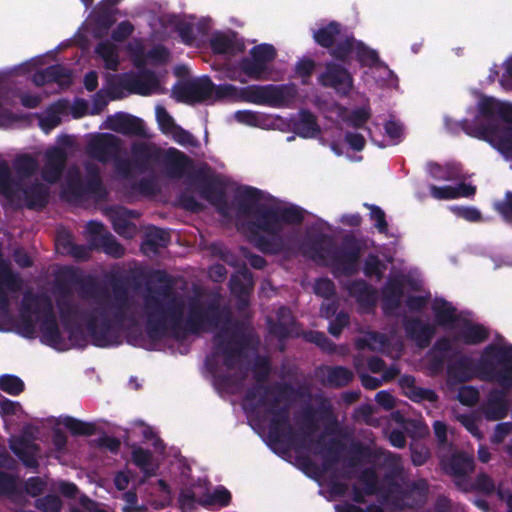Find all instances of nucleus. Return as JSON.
Returning <instances> with one entry per match:
<instances>
[{"label":"nucleus","instance_id":"nucleus-1","mask_svg":"<svg viewBox=\"0 0 512 512\" xmlns=\"http://www.w3.org/2000/svg\"><path fill=\"white\" fill-rule=\"evenodd\" d=\"M171 96H298L297 86L281 85H249L237 91L232 84L216 87L207 75L177 81Z\"/></svg>","mask_w":512,"mask_h":512},{"label":"nucleus","instance_id":"nucleus-2","mask_svg":"<svg viewBox=\"0 0 512 512\" xmlns=\"http://www.w3.org/2000/svg\"><path fill=\"white\" fill-rule=\"evenodd\" d=\"M352 54H354L356 61L362 67H376L387 70L389 86L397 88V76L380 60L378 52L367 46L364 42L357 40L353 34H345V37L340 39L333 51H330V56L334 60L346 64L351 62Z\"/></svg>","mask_w":512,"mask_h":512},{"label":"nucleus","instance_id":"nucleus-3","mask_svg":"<svg viewBox=\"0 0 512 512\" xmlns=\"http://www.w3.org/2000/svg\"><path fill=\"white\" fill-rule=\"evenodd\" d=\"M300 218L301 212L297 208H277L263 213L257 224L242 229L249 237L258 242V234H260V237H263L262 234L274 235L284 224L296 222Z\"/></svg>","mask_w":512,"mask_h":512},{"label":"nucleus","instance_id":"nucleus-4","mask_svg":"<svg viewBox=\"0 0 512 512\" xmlns=\"http://www.w3.org/2000/svg\"><path fill=\"white\" fill-rule=\"evenodd\" d=\"M433 310L441 324L453 322L454 327L459 330L460 336L465 343L473 344L485 338L486 332L484 328L456 316L453 307L444 300L436 299L433 304Z\"/></svg>","mask_w":512,"mask_h":512},{"label":"nucleus","instance_id":"nucleus-5","mask_svg":"<svg viewBox=\"0 0 512 512\" xmlns=\"http://www.w3.org/2000/svg\"><path fill=\"white\" fill-rule=\"evenodd\" d=\"M343 64L336 60L326 62L324 70L317 76V83L333 90L338 96H350L354 89V78Z\"/></svg>","mask_w":512,"mask_h":512},{"label":"nucleus","instance_id":"nucleus-6","mask_svg":"<svg viewBox=\"0 0 512 512\" xmlns=\"http://www.w3.org/2000/svg\"><path fill=\"white\" fill-rule=\"evenodd\" d=\"M493 119L497 121V126L485 129L481 137L506 157H512V108L502 109L497 116L493 115Z\"/></svg>","mask_w":512,"mask_h":512},{"label":"nucleus","instance_id":"nucleus-7","mask_svg":"<svg viewBox=\"0 0 512 512\" xmlns=\"http://www.w3.org/2000/svg\"><path fill=\"white\" fill-rule=\"evenodd\" d=\"M36 68L37 63L31 60ZM29 80L36 87H43L46 85L56 84L60 91H65L73 85L74 73L73 70L63 64L56 63L36 71L32 70L27 74Z\"/></svg>","mask_w":512,"mask_h":512},{"label":"nucleus","instance_id":"nucleus-8","mask_svg":"<svg viewBox=\"0 0 512 512\" xmlns=\"http://www.w3.org/2000/svg\"><path fill=\"white\" fill-rule=\"evenodd\" d=\"M276 56L277 50L272 44L262 43L250 49L249 57L240 61V68L250 78L260 79Z\"/></svg>","mask_w":512,"mask_h":512},{"label":"nucleus","instance_id":"nucleus-9","mask_svg":"<svg viewBox=\"0 0 512 512\" xmlns=\"http://www.w3.org/2000/svg\"><path fill=\"white\" fill-rule=\"evenodd\" d=\"M41 339L43 343L59 351L68 350L75 345L72 331L68 328L60 330L53 320L43 323Z\"/></svg>","mask_w":512,"mask_h":512},{"label":"nucleus","instance_id":"nucleus-10","mask_svg":"<svg viewBox=\"0 0 512 512\" xmlns=\"http://www.w3.org/2000/svg\"><path fill=\"white\" fill-rule=\"evenodd\" d=\"M34 66L35 64L32 61H27L10 71L0 72V96H32L30 93L17 88L19 82L15 77L31 73Z\"/></svg>","mask_w":512,"mask_h":512},{"label":"nucleus","instance_id":"nucleus-11","mask_svg":"<svg viewBox=\"0 0 512 512\" xmlns=\"http://www.w3.org/2000/svg\"><path fill=\"white\" fill-rule=\"evenodd\" d=\"M124 88L133 94L148 95L159 86V80L152 70H142L123 81Z\"/></svg>","mask_w":512,"mask_h":512},{"label":"nucleus","instance_id":"nucleus-12","mask_svg":"<svg viewBox=\"0 0 512 512\" xmlns=\"http://www.w3.org/2000/svg\"><path fill=\"white\" fill-rule=\"evenodd\" d=\"M156 118L162 132L181 145H194L193 137L175 125L170 115L161 107L156 108Z\"/></svg>","mask_w":512,"mask_h":512},{"label":"nucleus","instance_id":"nucleus-13","mask_svg":"<svg viewBox=\"0 0 512 512\" xmlns=\"http://www.w3.org/2000/svg\"><path fill=\"white\" fill-rule=\"evenodd\" d=\"M342 29L341 23L330 21L327 25L314 31L313 39L320 47L328 49L329 52L333 51L340 39L345 37V35H342Z\"/></svg>","mask_w":512,"mask_h":512},{"label":"nucleus","instance_id":"nucleus-14","mask_svg":"<svg viewBox=\"0 0 512 512\" xmlns=\"http://www.w3.org/2000/svg\"><path fill=\"white\" fill-rule=\"evenodd\" d=\"M210 47L215 54L232 56L242 53L245 49L244 43L237 39L234 33L232 35L216 33L210 39Z\"/></svg>","mask_w":512,"mask_h":512},{"label":"nucleus","instance_id":"nucleus-15","mask_svg":"<svg viewBox=\"0 0 512 512\" xmlns=\"http://www.w3.org/2000/svg\"><path fill=\"white\" fill-rule=\"evenodd\" d=\"M116 12L117 9L106 8L100 4L97 5L91 17L93 36L95 38H102L108 34V31L116 22Z\"/></svg>","mask_w":512,"mask_h":512},{"label":"nucleus","instance_id":"nucleus-16","mask_svg":"<svg viewBox=\"0 0 512 512\" xmlns=\"http://www.w3.org/2000/svg\"><path fill=\"white\" fill-rule=\"evenodd\" d=\"M475 191L476 189L474 186L464 183L458 184L456 186L444 184L441 186H431L430 188L431 195L438 200H449L460 197H470L474 195Z\"/></svg>","mask_w":512,"mask_h":512},{"label":"nucleus","instance_id":"nucleus-17","mask_svg":"<svg viewBox=\"0 0 512 512\" xmlns=\"http://www.w3.org/2000/svg\"><path fill=\"white\" fill-rule=\"evenodd\" d=\"M95 53L104 61L108 70L116 71L119 67V55L116 46L110 41H102L95 47Z\"/></svg>","mask_w":512,"mask_h":512},{"label":"nucleus","instance_id":"nucleus-18","mask_svg":"<svg viewBox=\"0 0 512 512\" xmlns=\"http://www.w3.org/2000/svg\"><path fill=\"white\" fill-rule=\"evenodd\" d=\"M113 130L122 133H139L142 129V122L130 115L118 114L109 121Z\"/></svg>","mask_w":512,"mask_h":512},{"label":"nucleus","instance_id":"nucleus-19","mask_svg":"<svg viewBox=\"0 0 512 512\" xmlns=\"http://www.w3.org/2000/svg\"><path fill=\"white\" fill-rule=\"evenodd\" d=\"M295 133L305 139L315 138L319 135L320 128L317 125L314 116L305 112L301 113L295 124Z\"/></svg>","mask_w":512,"mask_h":512},{"label":"nucleus","instance_id":"nucleus-20","mask_svg":"<svg viewBox=\"0 0 512 512\" xmlns=\"http://www.w3.org/2000/svg\"><path fill=\"white\" fill-rule=\"evenodd\" d=\"M485 364L494 365L495 363L512 362V347L504 345L490 347L483 356Z\"/></svg>","mask_w":512,"mask_h":512},{"label":"nucleus","instance_id":"nucleus-21","mask_svg":"<svg viewBox=\"0 0 512 512\" xmlns=\"http://www.w3.org/2000/svg\"><path fill=\"white\" fill-rule=\"evenodd\" d=\"M236 197L238 204L246 210L259 204L261 194L254 188L241 187L238 189Z\"/></svg>","mask_w":512,"mask_h":512},{"label":"nucleus","instance_id":"nucleus-22","mask_svg":"<svg viewBox=\"0 0 512 512\" xmlns=\"http://www.w3.org/2000/svg\"><path fill=\"white\" fill-rule=\"evenodd\" d=\"M384 131V143L382 146L398 143L404 134L403 126L394 119H390L384 124Z\"/></svg>","mask_w":512,"mask_h":512},{"label":"nucleus","instance_id":"nucleus-23","mask_svg":"<svg viewBox=\"0 0 512 512\" xmlns=\"http://www.w3.org/2000/svg\"><path fill=\"white\" fill-rule=\"evenodd\" d=\"M316 68V62L311 58H302L295 65V73L301 78L304 85L309 84L310 78Z\"/></svg>","mask_w":512,"mask_h":512},{"label":"nucleus","instance_id":"nucleus-24","mask_svg":"<svg viewBox=\"0 0 512 512\" xmlns=\"http://www.w3.org/2000/svg\"><path fill=\"white\" fill-rule=\"evenodd\" d=\"M341 117L344 122L353 127H361L369 118V112L365 108H359L350 112L343 110Z\"/></svg>","mask_w":512,"mask_h":512},{"label":"nucleus","instance_id":"nucleus-25","mask_svg":"<svg viewBox=\"0 0 512 512\" xmlns=\"http://www.w3.org/2000/svg\"><path fill=\"white\" fill-rule=\"evenodd\" d=\"M230 500V492L224 487H217L202 500V503L205 505L226 506Z\"/></svg>","mask_w":512,"mask_h":512},{"label":"nucleus","instance_id":"nucleus-26","mask_svg":"<svg viewBox=\"0 0 512 512\" xmlns=\"http://www.w3.org/2000/svg\"><path fill=\"white\" fill-rule=\"evenodd\" d=\"M0 388L8 394L16 395L23 391L24 383L16 376L4 375L0 377Z\"/></svg>","mask_w":512,"mask_h":512},{"label":"nucleus","instance_id":"nucleus-27","mask_svg":"<svg viewBox=\"0 0 512 512\" xmlns=\"http://www.w3.org/2000/svg\"><path fill=\"white\" fill-rule=\"evenodd\" d=\"M146 58L153 64L163 65L170 59V51L164 45H155L146 54Z\"/></svg>","mask_w":512,"mask_h":512},{"label":"nucleus","instance_id":"nucleus-28","mask_svg":"<svg viewBox=\"0 0 512 512\" xmlns=\"http://www.w3.org/2000/svg\"><path fill=\"white\" fill-rule=\"evenodd\" d=\"M134 25L128 21H121L111 33V38L115 42H123L128 39L134 32Z\"/></svg>","mask_w":512,"mask_h":512},{"label":"nucleus","instance_id":"nucleus-29","mask_svg":"<svg viewBox=\"0 0 512 512\" xmlns=\"http://www.w3.org/2000/svg\"><path fill=\"white\" fill-rule=\"evenodd\" d=\"M430 173L435 179L442 181L455 180L459 174L455 167H440L438 165L431 166Z\"/></svg>","mask_w":512,"mask_h":512},{"label":"nucleus","instance_id":"nucleus-30","mask_svg":"<svg viewBox=\"0 0 512 512\" xmlns=\"http://www.w3.org/2000/svg\"><path fill=\"white\" fill-rule=\"evenodd\" d=\"M503 68L499 83L505 92H512V56L504 61Z\"/></svg>","mask_w":512,"mask_h":512},{"label":"nucleus","instance_id":"nucleus-31","mask_svg":"<svg viewBox=\"0 0 512 512\" xmlns=\"http://www.w3.org/2000/svg\"><path fill=\"white\" fill-rule=\"evenodd\" d=\"M133 460L146 473H151L153 468L150 466V455L142 449H135L133 451Z\"/></svg>","mask_w":512,"mask_h":512},{"label":"nucleus","instance_id":"nucleus-32","mask_svg":"<svg viewBox=\"0 0 512 512\" xmlns=\"http://www.w3.org/2000/svg\"><path fill=\"white\" fill-rule=\"evenodd\" d=\"M176 31L182 42L187 45H191L196 39L193 26L190 23H180L177 25Z\"/></svg>","mask_w":512,"mask_h":512},{"label":"nucleus","instance_id":"nucleus-33","mask_svg":"<svg viewBox=\"0 0 512 512\" xmlns=\"http://www.w3.org/2000/svg\"><path fill=\"white\" fill-rule=\"evenodd\" d=\"M455 214L467 221H479L481 219L480 212L473 207H454Z\"/></svg>","mask_w":512,"mask_h":512},{"label":"nucleus","instance_id":"nucleus-34","mask_svg":"<svg viewBox=\"0 0 512 512\" xmlns=\"http://www.w3.org/2000/svg\"><path fill=\"white\" fill-rule=\"evenodd\" d=\"M458 397H459L460 402H462L466 405H471L477 401L478 393L475 389H473L471 387H462L459 390Z\"/></svg>","mask_w":512,"mask_h":512},{"label":"nucleus","instance_id":"nucleus-35","mask_svg":"<svg viewBox=\"0 0 512 512\" xmlns=\"http://www.w3.org/2000/svg\"><path fill=\"white\" fill-rule=\"evenodd\" d=\"M47 156L49 165H51L55 171L58 172L64 161V153L62 149L54 148L48 152Z\"/></svg>","mask_w":512,"mask_h":512},{"label":"nucleus","instance_id":"nucleus-36","mask_svg":"<svg viewBox=\"0 0 512 512\" xmlns=\"http://www.w3.org/2000/svg\"><path fill=\"white\" fill-rule=\"evenodd\" d=\"M21 412V407L18 403L4 399L0 401V413L3 416L18 415Z\"/></svg>","mask_w":512,"mask_h":512},{"label":"nucleus","instance_id":"nucleus-37","mask_svg":"<svg viewBox=\"0 0 512 512\" xmlns=\"http://www.w3.org/2000/svg\"><path fill=\"white\" fill-rule=\"evenodd\" d=\"M314 290L318 295L328 297L334 291L333 283L328 279H320L315 283Z\"/></svg>","mask_w":512,"mask_h":512},{"label":"nucleus","instance_id":"nucleus-38","mask_svg":"<svg viewBox=\"0 0 512 512\" xmlns=\"http://www.w3.org/2000/svg\"><path fill=\"white\" fill-rule=\"evenodd\" d=\"M65 426L75 434H86L90 431V426L75 419H67Z\"/></svg>","mask_w":512,"mask_h":512},{"label":"nucleus","instance_id":"nucleus-39","mask_svg":"<svg viewBox=\"0 0 512 512\" xmlns=\"http://www.w3.org/2000/svg\"><path fill=\"white\" fill-rule=\"evenodd\" d=\"M346 142L352 150L361 151L365 146V140L360 134L349 133Z\"/></svg>","mask_w":512,"mask_h":512},{"label":"nucleus","instance_id":"nucleus-40","mask_svg":"<svg viewBox=\"0 0 512 512\" xmlns=\"http://www.w3.org/2000/svg\"><path fill=\"white\" fill-rule=\"evenodd\" d=\"M40 506L46 512H56L60 509V500L55 496H48L40 501Z\"/></svg>","mask_w":512,"mask_h":512},{"label":"nucleus","instance_id":"nucleus-41","mask_svg":"<svg viewBox=\"0 0 512 512\" xmlns=\"http://www.w3.org/2000/svg\"><path fill=\"white\" fill-rule=\"evenodd\" d=\"M128 50L135 57V65L137 67L145 64L144 47L140 42H137L135 46L129 45Z\"/></svg>","mask_w":512,"mask_h":512},{"label":"nucleus","instance_id":"nucleus-42","mask_svg":"<svg viewBox=\"0 0 512 512\" xmlns=\"http://www.w3.org/2000/svg\"><path fill=\"white\" fill-rule=\"evenodd\" d=\"M496 208L506 218H512V193L507 194L505 201L497 203Z\"/></svg>","mask_w":512,"mask_h":512},{"label":"nucleus","instance_id":"nucleus-43","mask_svg":"<svg viewBox=\"0 0 512 512\" xmlns=\"http://www.w3.org/2000/svg\"><path fill=\"white\" fill-rule=\"evenodd\" d=\"M84 87L87 91L93 92L98 87V74L96 71H89L84 76Z\"/></svg>","mask_w":512,"mask_h":512},{"label":"nucleus","instance_id":"nucleus-44","mask_svg":"<svg viewBox=\"0 0 512 512\" xmlns=\"http://www.w3.org/2000/svg\"><path fill=\"white\" fill-rule=\"evenodd\" d=\"M365 341L373 350H385L384 338L381 335L369 334L366 336Z\"/></svg>","mask_w":512,"mask_h":512},{"label":"nucleus","instance_id":"nucleus-45","mask_svg":"<svg viewBox=\"0 0 512 512\" xmlns=\"http://www.w3.org/2000/svg\"><path fill=\"white\" fill-rule=\"evenodd\" d=\"M132 431H133L134 434L142 435L145 439H152V438H154V432H153L152 428L147 426V425H145L142 422L135 423L134 426H133Z\"/></svg>","mask_w":512,"mask_h":512},{"label":"nucleus","instance_id":"nucleus-46","mask_svg":"<svg viewBox=\"0 0 512 512\" xmlns=\"http://www.w3.org/2000/svg\"><path fill=\"white\" fill-rule=\"evenodd\" d=\"M235 118L237 121L247 125H255L257 121L256 115L249 111H238L235 113Z\"/></svg>","mask_w":512,"mask_h":512},{"label":"nucleus","instance_id":"nucleus-47","mask_svg":"<svg viewBox=\"0 0 512 512\" xmlns=\"http://www.w3.org/2000/svg\"><path fill=\"white\" fill-rule=\"evenodd\" d=\"M370 215L372 220L375 221L376 227L379 229V231H384L386 228L384 213L378 208H372Z\"/></svg>","mask_w":512,"mask_h":512},{"label":"nucleus","instance_id":"nucleus-48","mask_svg":"<svg viewBox=\"0 0 512 512\" xmlns=\"http://www.w3.org/2000/svg\"><path fill=\"white\" fill-rule=\"evenodd\" d=\"M415 291L418 293L417 296H413V295H409L408 296V299H407V304L411 307V308H418L421 306L423 300H424V295H423V292L419 291V288L418 286L415 288Z\"/></svg>","mask_w":512,"mask_h":512},{"label":"nucleus","instance_id":"nucleus-49","mask_svg":"<svg viewBox=\"0 0 512 512\" xmlns=\"http://www.w3.org/2000/svg\"><path fill=\"white\" fill-rule=\"evenodd\" d=\"M174 74L178 77V81H182L184 79H191L190 70L186 65H178L174 69Z\"/></svg>","mask_w":512,"mask_h":512},{"label":"nucleus","instance_id":"nucleus-50","mask_svg":"<svg viewBox=\"0 0 512 512\" xmlns=\"http://www.w3.org/2000/svg\"><path fill=\"white\" fill-rule=\"evenodd\" d=\"M129 483V475L127 473H119L115 477V485L119 490H124L127 488Z\"/></svg>","mask_w":512,"mask_h":512},{"label":"nucleus","instance_id":"nucleus-51","mask_svg":"<svg viewBox=\"0 0 512 512\" xmlns=\"http://www.w3.org/2000/svg\"><path fill=\"white\" fill-rule=\"evenodd\" d=\"M125 501H126V505L124 507V510L126 512H135L136 511V507H135L136 496L132 493H127V494H125Z\"/></svg>","mask_w":512,"mask_h":512},{"label":"nucleus","instance_id":"nucleus-52","mask_svg":"<svg viewBox=\"0 0 512 512\" xmlns=\"http://www.w3.org/2000/svg\"><path fill=\"white\" fill-rule=\"evenodd\" d=\"M330 148L336 156H346L351 161H359L360 160L359 157L353 158V157L349 156L348 154H346L344 149L342 147H340V145L337 143H332L330 145Z\"/></svg>","mask_w":512,"mask_h":512},{"label":"nucleus","instance_id":"nucleus-53","mask_svg":"<svg viewBox=\"0 0 512 512\" xmlns=\"http://www.w3.org/2000/svg\"><path fill=\"white\" fill-rule=\"evenodd\" d=\"M376 398H377V401L379 403H381L383 406H385L386 408H390L393 405V399L387 393H384V392L378 393Z\"/></svg>","mask_w":512,"mask_h":512},{"label":"nucleus","instance_id":"nucleus-54","mask_svg":"<svg viewBox=\"0 0 512 512\" xmlns=\"http://www.w3.org/2000/svg\"><path fill=\"white\" fill-rule=\"evenodd\" d=\"M15 259L20 266H28L30 264V258L24 252H17Z\"/></svg>","mask_w":512,"mask_h":512},{"label":"nucleus","instance_id":"nucleus-55","mask_svg":"<svg viewBox=\"0 0 512 512\" xmlns=\"http://www.w3.org/2000/svg\"><path fill=\"white\" fill-rule=\"evenodd\" d=\"M61 492L67 496H73L77 489L76 486L70 483H63L61 484Z\"/></svg>","mask_w":512,"mask_h":512},{"label":"nucleus","instance_id":"nucleus-56","mask_svg":"<svg viewBox=\"0 0 512 512\" xmlns=\"http://www.w3.org/2000/svg\"><path fill=\"white\" fill-rule=\"evenodd\" d=\"M434 430L439 439L443 440L445 438L446 427L443 423L435 422Z\"/></svg>","mask_w":512,"mask_h":512},{"label":"nucleus","instance_id":"nucleus-57","mask_svg":"<svg viewBox=\"0 0 512 512\" xmlns=\"http://www.w3.org/2000/svg\"><path fill=\"white\" fill-rule=\"evenodd\" d=\"M390 440L396 447H402L405 443L404 436L400 433L392 434Z\"/></svg>","mask_w":512,"mask_h":512},{"label":"nucleus","instance_id":"nucleus-58","mask_svg":"<svg viewBox=\"0 0 512 512\" xmlns=\"http://www.w3.org/2000/svg\"><path fill=\"white\" fill-rule=\"evenodd\" d=\"M499 77V71L497 65H494L489 70L488 80L493 83Z\"/></svg>","mask_w":512,"mask_h":512},{"label":"nucleus","instance_id":"nucleus-59","mask_svg":"<svg viewBox=\"0 0 512 512\" xmlns=\"http://www.w3.org/2000/svg\"><path fill=\"white\" fill-rule=\"evenodd\" d=\"M122 0H102L99 2L100 5L110 8V9H116V6L121 2Z\"/></svg>","mask_w":512,"mask_h":512},{"label":"nucleus","instance_id":"nucleus-60","mask_svg":"<svg viewBox=\"0 0 512 512\" xmlns=\"http://www.w3.org/2000/svg\"><path fill=\"white\" fill-rule=\"evenodd\" d=\"M343 221L350 225H358L360 223V218L357 215L345 216Z\"/></svg>","mask_w":512,"mask_h":512},{"label":"nucleus","instance_id":"nucleus-61","mask_svg":"<svg viewBox=\"0 0 512 512\" xmlns=\"http://www.w3.org/2000/svg\"><path fill=\"white\" fill-rule=\"evenodd\" d=\"M252 103L255 104H271L275 98H248Z\"/></svg>","mask_w":512,"mask_h":512},{"label":"nucleus","instance_id":"nucleus-62","mask_svg":"<svg viewBox=\"0 0 512 512\" xmlns=\"http://www.w3.org/2000/svg\"><path fill=\"white\" fill-rule=\"evenodd\" d=\"M81 502H82V504H83L84 508H85L87 511H89V512H92V511H93V509H94V506H95V505H94V503H93L92 501H90V500H89V499H87V498H82V499H81Z\"/></svg>","mask_w":512,"mask_h":512},{"label":"nucleus","instance_id":"nucleus-63","mask_svg":"<svg viewBox=\"0 0 512 512\" xmlns=\"http://www.w3.org/2000/svg\"><path fill=\"white\" fill-rule=\"evenodd\" d=\"M373 263L375 264V267H372V265L370 263H368L367 267H366V271L368 274H373V273H379V269H378V263L375 259H372Z\"/></svg>","mask_w":512,"mask_h":512},{"label":"nucleus","instance_id":"nucleus-64","mask_svg":"<svg viewBox=\"0 0 512 512\" xmlns=\"http://www.w3.org/2000/svg\"><path fill=\"white\" fill-rule=\"evenodd\" d=\"M479 457L483 462H486L489 460L488 452L484 448H480Z\"/></svg>","mask_w":512,"mask_h":512}]
</instances>
